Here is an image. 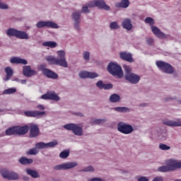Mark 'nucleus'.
<instances>
[{
    "label": "nucleus",
    "instance_id": "obj_1",
    "mask_svg": "<svg viewBox=\"0 0 181 181\" xmlns=\"http://www.w3.org/2000/svg\"><path fill=\"white\" fill-rule=\"evenodd\" d=\"M58 58L53 56H47L45 57V60L49 64H54L56 66H61V67H68L69 64L66 60V52L63 50L57 51V52Z\"/></svg>",
    "mask_w": 181,
    "mask_h": 181
},
{
    "label": "nucleus",
    "instance_id": "obj_2",
    "mask_svg": "<svg viewBox=\"0 0 181 181\" xmlns=\"http://www.w3.org/2000/svg\"><path fill=\"white\" fill-rule=\"evenodd\" d=\"M181 168V162L177 160L170 159L167 161V165H163L158 168V172H169V170H176Z\"/></svg>",
    "mask_w": 181,
    "mask_h": 181
},
{
    "label": "nucleus",
    "instance_id": "obj_3",
    "mask_svg": "<svg viewBox=\"0 0 181 181\" xmlns=\"http://www.w3.org/2000/svg\"><path fill=\"white\" fill-rule=\"evenodd\" d=\"M107 70L114 77H117V78H122L124 77L122 68L117 63L110 62L107 66Z\"/></svg>",
    "mask_w": 181,
    "mask_h": 181
},
{
    "label": "nucleus",
    "instance_id": "obj_4",
    "mask_svg": "<svg viewBox=\"0 0 181 181\" xmlns=\"http://www.w3.org/2000/svg\"><path fill=\"white\" fill-rule=\"evenodd\" d=\"M87 5L88 8H95L96 6L99 9L110 11V6L107 5L104 0H94L93 1H90Z\"/></svg>",
    "mask_w": 181,
    "mask_h": 181
},
{
    "label": "nucleus",
    "instance_id": "obj_5",
    "mask_svg": "<svg viewBox=\"0 0 181 181\" xmlns=\"http://www.w3.org/2000/svg\"><path fill=\"white\" fill-rule=\"evenodd\" d=\"M157 67L158 69H160L163 73H167L168 74H173L174 70L172 65L170 64H168L163 61H157L156 63Z\"/></svg>",
    "mask_w": 181,
    "mask_h": 181
},
{
    "label": "nucleus",
    "instance_id": "obj_6",
    "mask_svg": "<svg viewBox=\"0 0 181 181\" xmlns=\"http://www.w3.org/2000/svg\"><path fill=\"white\" fill-rule=\"evenodd\" d=\"M117 129L119 132L128 135L134 131V128L130 124H127L124 122H119L117 124Z\"/></svg>",
    "mask_w": 181,
    "mask_h": 181
},
{
    "label": "nucleus",
    "instance_id": "obj_7",
    "mask_svg": "<svg viewBox=\"0 0 181 181\" xmlns=\"http://www.w3.org/2000/svg\"><path fill=\"white\" fill-rule=\"evenodd\" d=\"M64 128L68 131H72V132L78 136H81V135H83V129L75 124H65Z\"/></svg>",
    "mask_w": 181,
    "mask_h": 181
},
{
    "label": "nucleus",
    "instance_id": "obj_8",
    "mask_svg": "<svg viewBox=\"0 0 181 181\" xmlns=\"http://www.w3.org/2000/svg\"><path fill=\"white\" fill-rule=\"evenodd\" d=\"M1 174L4 179H8V180H18L19 179V175L17 173L14 172L9 173L8 170H1Z\"/></svg>",
    "mask_w": 181,
    "mask_h": 181
},
{
    "label": "nucleus",
    "instance_id": "obj_9",
    "mask_svg": "<svg viewBox=\"0 0 181 181\" xmlns=\"http://www.w3.org/2000/svg\"><path fill=\"white\" fill-rule=\"evenodd\" d=\"M37 28L39 29L42 28H52V29H58L59 25L56 24L55 23H53L52 21H39L36 24Z\"/></svg>",
    "mask_w": 181,
    "mask_h": 181
},
{
    "label": "nucleus",
    "instance_id": "obj_10",
    "mask_svg": "<svg viewBox=\"0 0 181 181\" xmlns=\"http://www.w3.org/2000/svg\"><path fill=\"white\" fill-rule=\"evenodd\" d=\"M57 141H51L49 143L39 142L35 144L36 149H46L47 148H54L57 146Z\"/></svg>",
    "mask_w": 181,
    "mask_h": 181
},
{
    "label": "nucleus",
    "instance_id": "obj_11",
    "mask_svg": "<svg viewBox=\"0 0 181 181\" xmlns=\"http://www.w3.org/2000/svg\"><path fill=\"white\" fill-rule=\"evenodd\" d=\"M76 165H77V163H74V162L63 163V164L55 165L54 167V169L55 170H67V169H72V168H76Z\"/></svg>",
    "mask_w": 181,
    "mask_h": 181
},
{
    "label": "nucleus",
    "instance_id": "obj_12",
    "mask_svg": "<svg viewBox=\"0 0 181 181\" xmlns=\"http://www.w3.org/2000/svg\"><path fill=\"white\" fill-rule=\"evenodd\" d=\"M125 80L131 83L132 84H138L139 83V80H141V77L134 73L128 74L125 75Z\"/></svg>",
    "mask_w": 181,
    "mask_h": 181
},
{
    "label": "nucleus",
    "instance_id": "obj_13",
    "mask_svg": "<svg viewBox=\"0 0 181 181\" xmlns=\"http://www.w3.org/2000/svg\"><path fill=\"white\" fill-rule=\"evenodd\" d=\"M45 114H46V112H45V111L40 112L39 110L24 112V115L25 117H33V118H37V117H40V115H45Z\"/></svg>",
    "mask_w": 181,
    "mask_h": 181
},
{
    "label": "nucleus",
    "instance_id": "obj_14",
    "mask_svg": "<svg viewBox=\"0 0 181 181\" xmlns=\"http://www.w3.org/2000/svg\"><path fill=\"white\" fill-rule=\"evenodd\" d=\"M23 74L25 77H32V76H36L37 74V71L30 68V66H25L23 69Z\"/></svg>",
    "mask_w": 181,
    "mask_h": 181
},
{
    "label": "nucleus",
    "instance_id": "obj_15",
    "mask_svg": "<svg viewBox=\"0 0 181 181\" xmlns=\"http://www.w3.org/2000/svg\"><path fill=\"white\" fill-rule=\"evenodd\" d=\"M80 16H81V11H76L72 14V18L74 21V28L77 30H80Z\"/></svg>",
    "mask_w": 181,
    "mask_h": 181
},
{
    "label": "nucleus",
    "instance_id": "obj_16",
    "mask_svg": "<svg viewBox=\"0 0 181 181\" xmlns=\"http://www.w3.org/2000/svg\"><path fill=\"white\" fill-rule=\"evenodd\" d=\"M42 72L44 74V76H46V77H47L48 78H52L54 80L59 78V75H57V74H56L50 69H43L42 70Z\"/></svg>",
    "mask_w": 181,
    "mask_h": 181
},
{
    "label": "nucleus",
    "instance_id": "obj_17",
    "mask_svg": "<svg viewBox=\"0 0 181 181\" xmlns=\"http://www.w3.org/2000/svg\"><path fill=\"white\" fill-rule=\"evenodd\" d=\"M40 130L39 129V127L37 124H31L30 126V138H36L38 136Z\"/></svg>",
    "mask_w": 181,
    "mask_h": 181
},
{
    "label": "nucleus",
    "instance_id": "obj_18",
    "mask_svg": "<svg viewBox=\"0 0 181 181\" xmlns=\"http://www.w3.org/2000/svg\"><path fill=\"white\" fill-rule=\"evenodd\" d=\"M81 78H95L98 77V74L95 72L81 71L79 74Z\"/></svg>",
    "mask_w": 181,
    "mask_h": 181
},
{
    "label": "nucleus",
    "instance_id": "obj_19",
    "mask_svg": "<svg viewBox=\"0 0 181 181\" xmlns=\"http://www.w3.org/2000/svg\"><path fill=\"white\" fill-rule=\"evenodd\" d=\"M151 30L153 33L157 36V37H159V39H166V35L165 33H162L159 28H158L156 26H151Z\"/></svg>",
    "mask_w": 181,
    "mask_h": 181
},
{
    "label": "nucleus",
    "instance_id": "obj_20",
    "mask_svg": "<svg viewBox=\"0 0 181 181\" xmlns=\"http://www.w3.org/2000/svg\"><path fill=\"white\" fill-rule=\"evenodd\" d=\"M17 135H25L29 131V126H16Z\"/></svg>",
    "mask_w": 181,
    "mask_h": 181
},
{
    "label": "nucleus",
    "instance_id": "obj_21",
    "mask_svg": "<svg viewBox=\"0 0 181 181\" xmlns=\"http://www.w3.org/2000/svg\"><path fill=\"white\" fill-rule=\"evenodd\" d=\"M10 62L12 63V64H28V61H26V59H23L16 57L11 58Z\"/></svg>",
    "mask_w": 181,
    "mask_h": 181
},
{
    "label": "nucleus",
    "instance_id": "obj_22",
    "mask_svg": "<svg viewBox=\"0 0 181 181\" xmlns=\"http://www.w3.org/2000/svg\"><path fill=\"white\" fill-rule=\"evenodd\" d=\"M120 59L122 60H125V62H129V63H132L134 62V59L132 58V54L128 52H121L119 54Z\"/></svg>",
    "mask_w": 181,
    "mask_h": 181
},
{
    "label": "nucleus",
    "instance_id": "obj_23",
    "mask_svg": "<svg viewBox=\"0 0 181 181\" xmlns=\"http://www.w3.org/2000/svg\"><path fill=\"white\" fill-rule=\"evenodd\" d=\"M122 26L126 30H131L132 29V22L129 18H125L122 23Z\"/></svg>",
    "mask_w": 181,
    "mask_h": 181
},
{
    "label": "nucleus",
    "instance_id": "obj_24",
    "mask_svg": "<svg viewBox=\"0 0 181 181\" xmlns=\"http://www.w3.org/2000/svg\"><path fill=\"white\" fill-rule=\"evenodd\" d=\"M164 125L168 127H181V120H177L176 122L172 120L163 121Z\"/></svg>",
    "mask_w": 181,
    "mask_h": 181
},
{
    "label": "nucleus",
    "instance_id": "obj_25",
    "mask_svg": "<svg viewBox=\"0 0 181 181\" xmlns=\"http://www.w3.org/2000/svg\"><path fill=\"white\" fill-rule=\"evenodd\" d=\"M25 172L28 175L31 176V177H33L34 179H37V177H40V175H39V173L35 170H30L29 168L25 170Z\"/></svg>",
    "mask_w": 181,
    "mask_h": 181
},
{
    "label": "nucleus",
    "instance_id": "obj_26",
    "mask_svg": "<svg viewBox=\"0 0 181 181\" xmlns=\"http://www.w3.org/2000/svg\"><path fill=\"white\" fill-rule=\"evenodd\" d=\"M6 81H8L13 76V69L11 66H7L5 69Z\"/></svg>",
    "mask_w": 181,
    "mask_h": 181
},
{
    "label": "nucleus",
    "instance_id": "obj_27",
    "mask_svg": "<svg viewBox=\"0 0 181 181\" xmlns=\"http://www.w3.org/2000/svg\"><path fill=\"white\" fill-rule=\"evenodd\" d=\"M18 162H20L21 165H30V163H33V159L21 157L19 158Z\"/></svg>",
    "mask_w": 181,
    "mask_h": 181
},
{
    "label": "nucleus",
    "instance_id": "obj_28",
    "mask_svg": "<svg viewBox=\"0 0 181 181\" xmlns=\"http://www.w3.org/2000/svg\"><path fill=\"white\" fill-rule=\"evenodd\" d=\"M6 135L11 136V135H17L16 126L10 127L5 131Z\"/></svg>",
    "mask_w": 181,
    "mask_h": 181
},
{
    "label": "nucleus",
    "instance_id": "obj_29",
    "mask_svg": "<svg viewBox=\"0 0 181 181\" xmlns=\"http://www.w3.org/2000/svg\"><path fill=\"white\" fill-rule=\"evenodd\" d=\"M120 3L116 4L117 8H128L129 6V0H122Z\"/></svg>",
    "mask_w": 181,
    "mask_h": 181
},
{
    "label": "nucleus",
    "instance_id": "obj_30",
    "mask_svg": "<svg viewBox=\"0 0 181 181\" xmlns=\"http://www.w3.org/2000/svg\"><path fill=\"white\" fill-rule=\"evenodd\" d=\"M16 37L18 39H29V35L25 31H20V30H18L17 32Z\"/></svg>",
    "mask_w": 181,
    "mask_h": 181
},
{
    "label": "nucleus",
    "instance_id": "obj_31",
    "mask_svg": "<svg viewBox=\"0 0 181 181\" xmlns=\"http://www.w3.org/2000/svg\"><path fill=\"white\" fill-rule=\"evenodd\" d=\"M42 46L54 49V47H56L57 46V43L53 41H47L42 43Z\"/></svg>",
    "mask_w": 181,
    "mask_h": 181
},
{
    "label": "nucleus",
    "instance_id": "obj_32",
    "mask_svg": "<svg viewBox=\"0 0 181 181\" xmlns=\"http://www.w3.org/2000/svg\"><path fill=\"white\" fill-rule=\"evenodd\" d=\"M121 98L117 94H112L110 97V103H119Z\"/></svg>",
    "mask_w": 181,
    "mask_h": 181
},
{
    "label": "nucleus",
    "instance_id": "obj_33",
    "mask_svg": "<svg viewBox=\"0 0 181 181\" xmlns=\"http://www.w3.org/2000/svg\"><path fill=\"white\" fill-rule=\"evenodd\" d=\"M18 30L16 29L9 28L6 31V35H8V36H15V37H16L18 35Z\"/></svg>",
    "mask_w": 181,
    "mask_h": 181
},
{
    "label": "nucleus",
    "instance_id": "obj_34",
    "mask_svg": "<svg viewBox=\"0 0 181 181\" xmlns=\"http://www.w3.org/2000/svg\"><path fill=\"white\" fill-rule=\"evenodd\" d=\"M49 100H53L54 101H59L60 100V97H59L56 93L49 92Z\"/></svg>",
    "mask_w": 181,
    "mask_h": 181
},
{
    "label": "nucleus",
    "instance_id": "obj_35",
    "mask_svg": "<svg viewBox=\"0 0 181 181\" xmlns=\"http://www.w3.org/2000/svg\"><path fill=\"white\" fill-rule=\"evenodd\" d=\"M114 110L117 112H127V111H129V109L125 107H116Z\"/></svg>",
    "mask_w": 181,
    "mask_h": 181
},
{
    "label": "nucleus",
    "instance_id": "obj_36",
    "mask_svg": "<svg viewBox=\"0 0 181 181\" xmlns=\"http://www.w3.org/2000/svg\"><path fill=\"white\" fill-rule=\"evenodd\" d=\"M16 91V88H11L4 90L3 91V94H15Z\"/></svg>",
    "mask_w": 181,
    "mask_h": 181
},
{
    "label": "nucleus",
    "instance_id": "obj_37",
    "mask_svg": "<svg viewBox=\"0 0 181 181\" xmlns=\"http://www.w3.org/2000/svg\"><path fill=\"white\" fill-rule=\"evenodd\" d=\"M145 23H148L150 26H153L155 25V21L151 17H147L145 19Z\"/></svg>",
    "mask_w": 181,
    "mask_h": 181
},
{
    "label": "nucleus",
    "instance_id": "obj_38",
    "mask_svg": "<svg viewBox=\"0 0 181 181\" xmlns=\"http://www.w3.org/2000/svg\"><path fill=\"white\" fill-rule=\"evenodd\" d=\"M123 67L124 69L125 76H127L128 74H132V69L131 66L124 65Z\"/></svg>",
    "mask_w": 181,
    "mask_h": 181
},
{
    "label": "nucleus",
    "instance_id": "obj_39",
    "mask_svg": "<svg viewBox=\"0 0 181 181\" xmlns=\"http://www.w3.org/2000/svg\"><path fill=\"white\" fill-rule=\"evenodd\" d=\"M69 155H70V152L62 151L59 154V158H61V159H66V158H69Z\"/></svg>",
    "mask_w": 181,
    "mask_h": 181
},
{
    "label": "nucleus",
    "instance_id": "obj_40",
    "mask_svg": "<svg viewBox=\"0 0 181 181\" xmlns=\"http://www.w3.org/2000/svg\"><path fill=\"white\" fill-rule=\"evenodd\" d=\"M110 28L112 30L119 29V26L118 25V23H117L115 21L110 23Z\"/></svg>",
    "mask_w": 181,
    "mask_h": 181
},
{
    "label": "nucleus",
    "instance_id": "obj_41",
    "mask_svg": "<svg viewBox=\"0 0 181 181\" xmlns=\"http://www.w3.org/2000/svg\"><path fill=\"white\" fill-rule=\"evenodd\" d=\"M159 148L161 149V151H169V149H170V146L164 144H160Z\"/></svg>",
    "mask_w": 181,
    "mask_h": 181
},
{
    "label": "nucleus",
    "instance_id": "obj_42",
    "mask_svg": "<svg viewBox=\"0 0 181 181\" xmlns=\"http://www.w3.org/2000/svg\"><path fill=\"white\" fill-rule=\"evenodd\" d=\"M27 153L28 155H37V153H39V151L36 148H33L30 149Z\"/></svg>",
    "mask_w": 181,
    "mask_h": 181
},
{
    "label": "nucleus",
    "instance_id": "obj_43",
    "mask_svg": "<svg viewBox=\"0 0 181 181\" xmlns=\"http://www.w3.org/2000/svg\"><path fill=\"white\" fill-rule=\"evenodd\" d=\"M104 83L103 81H99L97 82L96 86L98 87V88H100V90H103L104 88Z\"/></svg>",
    "mask_w": 181,
    "mask_h": 181
},
{
    "label": "nucleus",
    "instance_id": "obj_44",
    "mask_svg": "<svg viewBox=\"0 0 181 181\" xmlns=\"http://www.w3.org/2000/svg\"><path fill=\"white\" fill-rule=\"evenodd\" d=\"M83 59L85 60H90V52H85L83 53Z\"/></svg>",
    "mask_w": 181,
    "mask_h": 181
},
{
    "label": "nucleus",
    "instance_id": "obj_45",
    "mask_svg": "<svg viewBox=\"0 0 181 181\" xmlns=\"http://www.w3.org/2000/svg\"><path fill=\"white\" fill-rule=\"evenodd\" d=\"M110 88H112V85L111 83L104 84L103 86L104 90H110Z\"/></svg>",
    "mask_w": 181,
    "mask_h": 181
},
{
    "label": "nucleus",
    "instance_id": "obj_46",
    "mask_svg": "<svg viewBox=\"0 0 181 181\" xmlns=\"http://www.w3.org/2000/svg\"><path fill=\"white\" fill-rule=\"evenodd\" d=\"M82 12H83V13H90V10H88V6H83Z\"/></svg>",
    "mask_w": 181,
    "mask_h": 181
},
{
    "label": "nucleus",
    "instance_id": "obj_47",
    "mask_svg": "<svg viewBox=\"0 0 181 181\" xmlns=\"http://www.w3.org/2000/svg\"><path fill=\"white\" fill-rule=\"evenodd\" d=\"M103 122H105V119H96L94 120L93 124H103Z\"/></svg>",
    "mask_w": 181,
    "mask_h": 181
},
{
    "label": "nucleus",
    "instance_id": "obj_48",
    "mask_svg": "<svg viewBox=\"0 0 181 181\" xmlns=\"http://www.w3.org/2000/svg\"><path fill=\"white\" fill-rule=\"evenodd\" d=\"M41 99L42 100H49V93H47L46 94L41 95Z\"/></svg>",
    "mask_w": 181,
    "mask_h": 181
},
{
    "label": "nucleus",
    "instance_id": "obj_49",
    "mask_svg": "<svg viewBox=\"0 0 181 181\" xmlns=\"http://www.w3.org/2000/svg\"><path fill=\"white\" fill-rule=\"evenodd\" d=\"M84 172H93L94 168L92 166H88L84 168L83 170Z\"/></svg>",
    "mask_w": 181,
    "mask_h": 181
},
{
    "label": "nucleus",
    "instance_id": "obj_50",
    "mask_svg": "<svg viewBox=\"0 0 181 181\" xmlns=\"http://www.w3.org/2000/svg\"><path fill=\"white\" fill-rule=\"evenodd\" d=\"M146 43H147V45H148V46H152V45H153V38H147Z\"/></svg>",
    "mask_w": 181,
    "mask_h": 181
},
{
    "label": "nucleus",
    "instance_id": "obj_51",
    "mask_svg": "<svg viewBox=\"0 0 181 181\" xmlns=\"http://www.w3.org/2000/svg\"><path fill=\"white\" fill-rule=\"evenodd\" d=\"M0 9H8V5L0 1Z\"/></svg>",
    "mask_w": 181,
    "mask_h": 181
},
{
    "label": "nucleus",
    "instance_id": "obj_52",
    "mask_svg": "<svg viewBox=\"0 0 181 181\" xmlns=\"http://www.w3.org/2000/svg\"><path fill=\"white\" fill-rule=\"evenodd\" d=\"M37 108H38V110H41V111L45 110V106L42 105H39L37 106Z\"/></svg>",
    "mask_w": 181,
    "mask_h": 181
},
{
    "label": "nucleus",
    "instance_id": "obj_53",
    "mask_svg": "<svg viewBox=\"0 0 181 181\" xmlns=\"http://www.w3.org/2000/svg\"><path fill=\"white\" fill-rule=\"evenodd\" d=\"M139 181H149L148 180V178L145 177H141L140 178H139Z\"/></svg>",
    "mask_w": 181,
    "mask_h": 181
},
{
    "label": "nucleus",
    "instance_id": "obj_54",
    "mask_svg": "<svg viewBox=\"0 0 181 181\" xmlns=\"http://www.w3.org/2000/svg\"><path fill=\"white\" fill-rule=\"evenodd\" d=\"M90 181H102V180L100 178H93Z\"/></svg>",
    "mask_w": 181,
    "mask_h": 181
},
{
    "label": "nucleus",
    "instance_id": "obj_55",
    "mask_svg": "<svg viewBox=\"0 0 181 181\" xmlns=\"http://www.w3.org/2000/svg\"><path fill=\"white\" fill-rule=\"evenodd\" d=\"M76 115H78V117H84L83 113H76Z\"/></svg>",
    "mask_w": 181,
    "mask_h": 181
},
{
    "label": "nucleus",
    "instance_id": "obj_56",
    "mask_svg": "<svg viewBox=\"0 0 181 181\" xmlns=\"http://www.w3.org/2000/svg\"><path fill=\"white\" fill-rule=\"evenodd\" d=\"M21 84H26V80L23 79L21 81Z\"/></svg>",
    "mask_w": 181,
    "mask_h": 181
},
{
    "label": "nucleus",
    "instance_id": "obj_57",
    "mask_svg": "<svg viewBox=\"0 0 181 181\" xmlns=\"http://www.w3.org/2000/svg\"><path fill=\"white\" fill-rule=\"evenodd\" d=\"M23 179H24V180H29V178H26V177H23Z\"/></svg>",
    "mask_w": 181,
    "mask_h": 181
},
{
    "label": "nucleus",
    "instance_id": "obj_58",
    "mask_svg": "<svg viewBox=\"0 0 181 181\" xmlns=\"http://www.w3.org/2000/svg\"><path fill=\"white\" fill-rule=\"evenodd\" d=\"M4 112V110L0 109V112Z\"/></svg>",
    "mask_w": 181,
    "mask_h": 181
}]
</instances>
